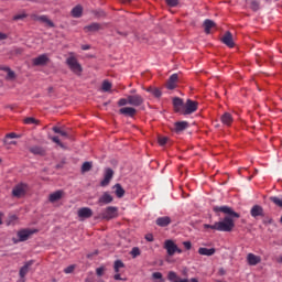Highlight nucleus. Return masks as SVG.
I'll return each instance as SVG.
<instances>
[{
	"mask_svg": "<svg viewBox=\"0 0 282 282\" xmlns=\"http://www.w3.org/2000/svg\"><path fill=\"white\" fill-rule=\"evenodd\" d=\"M214 213H224L225 215H229L223 220L215 223V230H218V232H232V229L235 228V219H232V217L239 219V213H236L228 206H216L214 207Z\"/></svg>",
	"mask_w": 282,
	"mask_h": 282,
	"instance_id": "obj_1",
	"label": "nucleus"
},
{
	"mask_svg": "<svg viewBox=\"0 0 282 282\" xmlns=\"http://www.w3.org/2000/svg\"><path fill=\"white\" fill-rule=\"evenodd\" d=\"M66 65L69 67L73 74H76L77 76H80V74H83V66H80L78 59L72 54L68 58H66Z\"/></svg>",
	"mask_w": 282,
	"mask_h": 282,
	"instance_id": "obj_2",
	"label": "nucleus"
},
{
	"mask_svg": "<svg viewBox=\"0 0 282 282\" xmlns=\"http://www.w3.org/2000/svg\"><path fill=\"white\" fill-rule=\"evenodd\" d=\"M28 184L25 183H19L17 184L12 189V196L17 197L18 199H21L24 195H28Z\"/></svg>",
	"mask_w": 282,
	"mask_h": 282,
	"instance_id": "obj_3",
	"label": "nucleus"
},
{
	"mask_svg": "<svg viewBox=\"0 0 282 282\" xmlns=\"http://www.w3.org/2000/svg\"><path fill=\"white\" fill-rule=\"evenodd\" d=\"M118 217V207L109 206L102 210L100 214L101 219H106V221H110V219H116Z\"/></svg>",
	"mask_w": 282,
	"mask_h": 282,
	"instance_id": "obj_4",
	"label": "nucleus"
},
{
	"mask_svg": "<svg viewBox=\"0 0 282 282\" xmlns=\"http://www.w3.org/2000/svg\"><path fill=\"white\" fill-rule=\"evenodd\" d=\"M197 107H199V102L187 99L183 108V115L191 116V113H195V111L197 110Z\"/></svg>",
	"mask_w": 282,
	"mask_h": 282,
	"instance_id": "obj_5",
	"label": "nucleus"
},
{
	"mask_svg": "<svg viewBox=\"0 0 282 282\" xmlns=\"http://www.w3.org/2000/svg\"><path fill=\"white\" fill-rule=\"evenodd\" d=\"M37 229H22L18 231L19 241H28L32 235H36Z\"/></svg>",
	"mask_w": 282,
	"mask_h": 282,
	"instance_id": "obj_6",
	"label": "nucleus"
},
{
	"mask_svg": "<svg viewBox=\"0 0 282 282\" xmlns=\"http://www.w3.org/2000/svg\"><path fill=\"white\" fill-rule=\"evenodd\" d=\"M176 243L175 241L171 240V239H167L164 241V250H166L169 257H173L175 254V248H176Z\"/></svg>",
	"mask_w": 282,
	"mask_h": 282,
	"instance_id": "obj_7",
	"label": "nucleus"
},
{
	"mask_svg": "<svg viewBox=\"0 0 282 282\" xmlns=\"http://www.w3.org/2000/svg\"><path fill=\"white\" fill-rule=\"evenodd\" d=\"M129 105L132 107H140V105H143L144 98L140 95H129L128 96Z\"/></svg>",
	"mask_w": 282,
	"mask_h": 282,
	"instance_id": "obj_8",
	"label": "nucleus"
},
{
	"mask_svg": "<svg viewBox=\"0 0 282 282\" xmlns=\"http://www.w3.org/2000/svg\"><path fill=\"white\" fill-rule=\"evenodd\" d=\"M32 63L35 67H39L41 65H47V63H50V57L47 56V54H42V55L33 58Z\"/></svg>",
	"mask_w": 282,
	"mask_h": 282,
	"instance_id": "obj_9",
	"label": "nucleus"
},
{
	"mask_svg": "<svg viewBox=\"0 0 282 282\" xmlns=\"http://www.w3.org/2000/svg\"><path fill=\"white\" fill-rule=\"evenodd\" d=\"M77 215L79 219H89V217H93L94 210L89 207H83L78 209Z\"/></svg>",
	"mask_w": 282,
	"mask_h": 282,
	"instance_id": "obj_10",
	"label": "nucleus"
},
{
	"mask_svg": "<svg viewBox=\"0 0 282 282\" xmlns=\"http://www.w3.org/2000/svg\"><path fill=\"white\" fill-rule=\"evenodd\" d=\"M32 265H34V260H30V261L25 262L24 265L22 268H20L19 275L21 279H25V276L28 275V272H30V268H32Z\"/></svg>",
	"mask_w": 282,
	"mask_h": 282,
	"instance_id": "obj_11",
	"label": "nucleus"
},
{
	"mask_svg": "<svg viewBox=\"0 0 282 282\" xmlns=\"http://www.w3.org/2000/svg\"><path fill=\"white\" fill-rule=\"evenodd\" d=\"M113 202V196L109 192H105L98 199V204L100 206H105L107 204H111Z\"/></svg>",
	"mask_w": 282,
	"mask_h": 282,
	"instance_id": "obj_12",
	"label": "nucleus"
},
{
	"mask_svg": "<svg viewBox=\"0 0 282 282\" xmlns=\"http://www.w3.org/2000/svg\"><path fill=\"white\" fill-rule=\"evenodd\" d=\"M173 106L176 113H184V101L180 97L173 99Z\"/></svg>",
	"mask_w": 282,
	"mask_h": 282,
	"instance_id": "obj_13",
	"label": "nucleus"
},
{
	"mask_svg": "<svg viewBox=\"0 0 282 282\" xmlns=\"http://www.w3.org/2000/svg\"><path fill=\"white\" fill-rule=\"evenodd\" d=\"M247 263L248 265H259V263H261V256H257L254 253H248Z\"/></svg>",
	"mask_w": 282,
	"mask_h": 282,
	"instance_id": "obj_14",
	"label": "nucleus"
},
{
	"mask_svg": "<svg viewBox=\"0 0 282 282\" xmlns=\"http://www.w3.org/2000/svg\"><path fill=\"white\" fill-rule=\"evenodd\" d=\"M33 21H40L41 23H45L48 28H54V22L47 18V15H32Z\"/></svg>",
	"mask_w": 282,
	"mask_h": 282,
	"instance_id": "obj_15",
	"label": "nucleus"
},
{
	"mask_svg": "<svg viewBox=\"0 0 282 282\" xmlns=\"http://www.w3.org/2000/svg\"><path fill=\"white\" fill-rule=\"evenodd\" d=\"M221 41L227 47H235V41L232 40V33L227 32L225 35L221 37Z\"/></svg>",
	"mask_w": 282,
	"mask_h": 282,
	"instance_id": "obj_16",
	"label": "nucleus"
},
{
	"mask_svg": "<svg viewBox=\"0 0 282 282\" xmlns=\"http://www.w3.org/2000/svg\"><path fill=\"white\" fill-rule=\"evenodd\" d=\"M65 195V192L63 191H56L52 194H50L48 196V202H51V204H54L55 202H58L59 199H63V196Z\"/></svg>",
	"mask_w": 282,
	"mask_h": 282,
	"instance_id": "obj_17",
	"label": "nucleus"
},
{
	"mask_svg": "<svg viewBox=\"0 0 282 282\" xmlns=\"http://www.w3.org/2000/svg\"><path fill=\"white\" fill-rule=\"evenodd\" d=\"M177 80H178L177 74L171 75V77L169 78V80L166 83V88L167 89H175V87H177Z\"/></svg>",
	"mask_w": 282,
	"mask_h": 282,
	"instance_id": "obj_18",
	"label": "nucleus"
},
{
	"mask_svg": "<svg viewBox=\"0 0 282 282\" xmlns=\"http://www.w3.org/2000/svg\"><path fill=\"white\" fill-rule=\"evenodd\" d=\"M216 249L215 248H206V247H200L198 249V254H200L202 257H213V254H215Z\"/></svg>",
	"mask_w": 282,
	"mask_h": 282,
	"instance_id": "obj_19",
	"label": "nucleus"
},
{
	"mask_svg": "<svg viewBox=\"0 0 282 282\" xmlns=\"http://www.w3.org/2000/svg\"><path fill=\"white\" fill-rule=\"evenodd\" d=\"M170 224H171V217L169 216L159 217L156 219V226H160L161 228H166V226H170Z\"/></svg>",
	"mask_w": 282,
	"mask_h": 282,
	"instance_id": "obj_20",
	"label": "nucleus"
},
{
	"mask_svg": "<svg viewBox=\"0 0 282 282\" xmlns=\"http://www.w3.org/2000/svg\"><path fill=\"white\" fill-rule=\"evenodd\" d=\"M119 113H121L122 116H129L130 118H133V116H135V108L123 107L119 110Z\"/></svg>",
	"mask_w": 282,
	"mask_h": 282,
	"instance_id": "obj_21",
	"label": "nucleus"
},
{
	"mask_svg": "<svg viewBox=\"0 0 282 282\" xmlns=\"http://www.w3.org/2000/svg\"><path fill=\"white\" fill-rule=\"evenodd\" d=\"M167 279L171 282H188V279H181L180 276H177V273H175L174 271H170L167 273Z\"/></svg>",
	"mask_w": 282,
	"mask_h": 282,
	"instance_id": "obj_22",
	"label": "nucleus"
},
{
	"mask_svg": "<svg viewBox=\"0 0 282 282\" xmlns=\"http://www.w3.org/2000/svg\"><path fill=\"white\" fill-rule=\"evenodd\" d=\"M251 217H263V207L254 205L251 208Z\"/></svg>",
	"mask_w": 282,
	"mask_h": 282,
	"instance_id": "obj_23",
	"label": "nucleus"
},
{
	"mask_svg": "<svg viewBox=\"0 0 282 282\" xmlns=\"http://www.w3.org/2000/svg\"><path fill=\"white\" fill-rule=\"evenodd\" d=\"M232 115H230V112H225L221 116V122L223 124H226L227 127H230V124H232Z\"/></svg>",
	"mask_w": 282,
	"mask_h": 282,
	"instance_id": "obj_24",
	"label": "nucleus"
},
{
	"mask_svg": "<svg viewBox=\"0 0 282 282\" xmlns=\"http://www.w3.org/2000/svg\"><path fill=\"white\" fill-rule=\"evenodd\" d=\"M149 94H152L154 98H161L162 97V90L160 88H155L153 86H150L145 89Z\"/></svg>",
	"mask_w": 282,
	"mask_h": 282,
	"instance_id": "obj_25",
	"label": "nucleus"
},
{
	"mask_svg": "<svg viewBox=\"0 0 282 282\" xmlns=\"http://www.w3.org/2000/svg\"><path fill=\"white\" fill-rule=\"evenodd\" d=\"M203 28L205 30V32L207 34L210 33V30H213V28H215V22L213 20H205L204 23H203Z\"/></svg>",
	"mask_w": 282,
	"mask_h": 282,
	"instance_id": "obj_26",
	"label": "nucleus"
},
{
	"mask_svg": "<svg viewBox=\"0 0 282 282\" xmlns=\"http://www.w3.org/2000/svg\"><path fill=\"white\" fill-rule=\"evenodd\" d=\"M102 26L98 23H93L84 28L85 32H98Z\"/></svg>",
	"mask_w": 282,
	"mask_h": 282,
	"instance_id": "obj_27",
	"label": "nucleus"
},
{
	"mask_svg": "<svg viewBox=\"0 0 282 282\" xmlns=\"http://www.w3.org/2000/svg\"><path fill=\"white\" fill-rule=\"evenodd\" d=\"M188 128V122L186 121H178L174 123V129L176 132L184 131V129Z\"/></svg>",
	"mask_w": 282,
	"mask_h": 282,
	"instance_id": "obj_28",
	"label": "nucleus"
},
{
	"mask_svg": "<svg viewBox=\"0 0 282 282\" xmlns=\"http://www.w3.org/2000/svg\"><path fill=\"white\" fill-rule=\"evenodd\" d=\"M72 17H74L75 19H80V17H83V7L76 6L75 8H73Z\"/></svg>",
	"mask_w": 282,
	"mask_h": 282,
	"instance_id": "obj_29",
	"label": "nucleus"
},
{
	"mask_svg": "<svg viewBox=\"0 0 282 282\" xmlns=\"http://www.w3.org/2000/svg\"><path fill=\"white\" fill-rule=\"evenodd\" d=\"M31 153H33L34 155H45V150L41 147H33L30 149Z\"/></svg>",
	"mask_w": 282,
	"mask_h": 282,
	"instance_id": "obj_30",
	"label": "nucleus"
},
{
	"mask_svg": "<svg viewBox=\"0 0 282 282\" xmlns=\"http://www.w3.org/2000/svg\"><path fill=\"white\" fill-rule=\"evenodd\" d=\"M115 188H116L115 193L117 197L119 198L124 197V188H122V185L116 184Z\"/></svg>",
	"mask_w": 282,
	"mask_h": 282,
	"instance_id": "obj_31",
	"label": "nucleus"
},
{
	"mask_svg": "<svg viewBox=\"0 0 282 282\" xmlns=\"http://www.w3.org/2000/svg\"><path fill=\"white\" fill-rule=\"evenodd\" d=\"M120 268H124V262L122 260L115 261L113 270L116 273L120 272Z\"/></svg>",
	"mask_w": 282,
	"mask_h": 282,
	"instance_id": "obj_32",
	"label": "nucleus"
},
{
	"mask_svg": "<svg viewBox=\"0 0 282 282\" xmlns=\"http://www.w3.org/2000/svg\"><path fill=\"white\" fill-rule=\"evenodd\" d=\"M4 72H8V76L7 78L9 80H14V78H17V75L14 74V72L12 69H10V67H3L2 68Z\"/></svg>",
	"mask_w": 282,
	"mask_h": 282,
	"instance_id": "obj_33",
	"label": "nucleus"
},
{
	"mask_svg": "<svg viewBox=\"0 0 282 282\" xmlns=\"http://www.w3.org/2000/svg\"><path fill=\"white\" fill-rule=\"evenodd\" d=\"M91 162H85L83 165H82V173H87L89 171H91Z\"/></svg>",
	"mask_w": 282,
	"mask_h": 282,
	"instance_id": "obj_34",
	"label": "nucleus"
},
{
	"mask_svg": "<svg viewBox=\"0 0 282 282\" xmlns=\"http://www.w3.org/2000/svg\"><path fill=\"white\" fill-rule=\"evenodd\" d=\"M53 131H54V133H58L63 138H67V133L59 127H53Z\"/></svg>",
	"mask_w": 282,
	"mask_h": 282,
	"instance_id": "obj_35",
	"label": "nucleus"
},
{
	"mask_svg": "<svg viewBox=\"0 0 282 282\" xmlns=\"http://www.w3.org/2000/svg\"><path fill=\"white\" fill-rule=\"evenodd\" d=\"M104 177L111 181L113 178V170L106 169Z\"/></svg>",
	"mask_w": 282,
	"mask_h": 282,
	"instance_id": "obj_36",
	"label": "nucleus"
},
{
	"mask_svg": "<svg viewBox=\"0 0 282 282\" xmlns=\"http://www.w3.org/2000/svg\"><path fill=\"white\" fill-rule=\"evenodd\" d=\"M270 199H271V202H272L273 204H275V206H279L280 208H282V199H281V198H279V197H276V196H273V197H271Z\"/></svg>",
	"mask_w": 282,
	"mask_h": 282,
	"instance_id": "obj_37",
	"label": "nucleus"
},
{
	"mask_svg": "<svg viewBox=\"0 0 282 282\" xmlns=\"http://www.w3.org/2000/svg\"><path fill=\"white\" fill-rule=\"evenodd\" d=\"M102 91H110L111 90V83L105 80L101 85Z\"/></svg>",
	"mask_w": 282,
	"mask_h": 282,
	"instance_id": "obj_38",
	"label": "nucleus"
},
{
	"mask_svg": "<svg viewBox=\"0 0 282 282\" xmlns=\"http://www.w3.org/2000/svg\"><path fill=\"white\" fill-rule=\"evenodd\" d=\"M130 254H131L132 259H135V257H140V248L133 247Z\"/></svg>",
	"mask_w": 282,
	"mask_h": 282,
	"instance_id": "obj_39",
	"label": "nucleus"
},
{
	"mask_svg": "<svg viewBox=\"0 0 282 282\" xmlns=\"http://www.w3.org/2000/svg\"><path fill=\"white\" fill-rule=\"evenodd\" d=\"M127 105H129V97L119 99L118 101L119 107H124Z\"/></svg>",
	"mask_w": 282,
	"mask_h": 282,
	"instance_id": "obj_40",
	"label": "nucleus"
},
{
	"mask_svg": "<svg viewBox=\"0 0 282 282\" xmlns=\"http://www.w3.org/2000/svg\"><path fill=\"white\" fill-rule=\"evenodd\" d=\"M17 219H19V218L17 217V215L10 216V217H9V220H8V223H7V226H13V224L17 221Z\"/></svg>",
	"mask_w": 282,
	"mask_h": 282,
	"instance_id": "obj_41",
	"label": "nucleus"
},
{
	"mask_svg": "<svg viewBox=\"0 0 282 282\" xmlns=\"http://www.w3.org/2000/svg\"><path fill=\"white\" fill-rule=\"evenodd\" d=\"M152 278H153L154 280H159L160 282H164V279L162 278V273H160V272H154V273L152 274Z\"/></svg>",
	"mask_w": 282,
	"mask_h": 282,
	"instance_id": "obj_42",
	"label": "nucleus"
},
{
	"mask_svg": "<svg viewBox=\"0 0 282 282\" xmlns=\"http://www.w3.org/2000/svg\"><path fill=\"white\" fill-rule=\"evenodd\" d=\"M76 270V267L74 264L68 265L66 269H64L65 274H72Z\"/></svg>",
	"mask_w": 282,
	"mask_h": 282,
	"instance_id": "obj_43",
	"label": "nucleus"
},
{
	"mask_svg": "<svg viewBox=\"0 0 282 282\" xmlns=\"http://www.w3.org/2000/svg\"><path fill=\"white\" fill-rule=\"evenodd\" d=\"M24 124H36V119L29 117L24 119Z\"/></svg>",
	"mask_w": 282,
	"mask_h": 282,
	"instance_id": "obj_44",
	"label": "nucleus"
},
{
	"mask_svg": "<svg viewBox=\"0 0 282 282\" xmlns=\"http://www.w3.org/2000/svg\"><path fill=\"white\" fill-rule=\"evenodd\" d=\"M165 2H166L167 6H170L171 8H175V6H177V3H180L178 0H165Z\"/></svg>",
	"mask_w": 282,
	"mask_h": 282,
	"instance_id": "obj_45",
	"label": "nucleus"
},
{
	"mask_svg": "<svg viewBox=\"0 0 282 282\" xmlns=\"http://www.w3.org/2000/svg\"><path fill=\"white\" fill-rule=\"evenodd\" d=\"M28 14L25 13H20L13 17V21H21V19H25Z\"/></svg>",
	"mask_w": 282,
	"mask_h": 282,
	"instance_id": "obj_46",
	"label": "nucleus"
},
{
	"mask_svg": "<svg viewBox=\"0 0 282 282\" xmlns=\"http://www.w3.org/2000/svg\"><path fill=\"white\" fill-rule=\"evenodd\" d=\"M250 8H251V10H253L254 12H257V10H259V2H257V1H251Z\"/></svg>",
	"mask_w": 282,
	"mask_h": 282,
	"instance_id": "obj_47",
	"label": "nucleus"
},
{
	"mask_svg": "<svg viewBox=\"0 0 282 282\" xmlns=\"http://www.w3.org/2000/svg\"><path fill=\"white\" fill-rule=\"evenodd\" d=\"M166 142H169V138H166V137H160L159 138V144L161 147H164V144H166Z\"/></svg>",
	"mask_w": 282,
	"mask_h": 282,
	"instance_id": "obj_48",
	"label": "nucleus"
},
{
	"mask_svg": "<svg viewBox=\"0 0 282 282\" xmlns=\"http://www.w3.org/2000/svg\"><path fill=\"white\" fill-rule=\"evenodd\" d=\"M97 276H102L105 274V267H100L96 269Z\"/></svg>",
	"mask_w": 282,
	"mask_h": 282,
	"instance_id": "obj_49",
	"label": "nucleus"
},
{
	"mask_svg": "<svg viewBox=\"0 0 282 282\" xmlns=\"http://www.w3.org/2000/svg\"><path fill=\"white\" fill-rule=\"evenodd\" d=\"M183 246L185 250H191V248H193V243L191 241H184Z\"/></svg>",
	"mask_w": 282,
	"mask_h": 282,
	"instance_id": "obj_50",
	"label": "nucleus"
},
{
	"mask_svg": "<svg viewBox=\"0 0 282 282\" xmlns=\"http://www.w3.org/2000/svg\"><path fill=\"white\" fill-rule=\"evenodd\" d=\"M109 182L111 181L104 176V180L100 182V186H109Z\"/></svg>",
	"mask_w": 282,
	"mask_h": 282,
	"instance_id": "obj_51",
	"label": "nucleus"
},
{
	"mask_svg": "<svg viewBox=\"0 0 282 282\" xmlns=\"http://www.w3.org/2000/svg\"><path fill=\"white\" fill-rule=\"evenodd\" d=\"M51 140L55 142V144H58V147H63V143L61 142V139H58V137H53L51 138Z\"/></svg>",
	"mask_w": 282,
	"mask_h": 282,
	"instance_id": "obj_52",
	"label": "nucleus"
},
{
	"mask_svg": "<svg viewBox=\"0 0 282 282\" xmlns=\"http://www.w3.org/2000/svg\"><path fill=\"white\" fill-rule=\"evenodd\" d=\"M115 281H124V279H122V276L120 275V273H116L113 276Z\"/></svg>",
	"mask_w": 282,
	"mask_h": 282,
	"instance_id": "obj_53",
	"label": "nucleus"
},
{
	"mask_svg": "<svg viewBox=\"0 0 282 282\" xmlns=\"http://www.w3.org/2000/svg\"><path fill=\"white\" fill-rule=\"evenodd\" d=\"M153 236H152V234H148V235H145V240L147 241H153Z\"/></svg>",
	"mask_w": 282,
	"mask_h": 282,
	"instance_id": "obj_54",
	"label": "nucleus"
},
{
	"mask_svg": "<svg viewBox=\"0 0 282 282\" xmlns=\"http://www.w3.org/2000/svg\"><path fill=\"white\" fill-rule=\"evenodd\" d=\"M204 228H206V229L210 228V230H215V224L214 225L205 224Z\"/></svg>",
	"mask_w": 282,
	"mask_h": 282,
	"instance_id": "obj_55",
	"label": "nucleus"
},
{
	"mask_svg": "<svg viewBox=\"0 0 282 282\" xmlns=\"http://www.w3.org/2000/svg\"><path fill=\"white\" fill-rule=\"evenodd\" d=\"M8 39V34L0 32V41H6Z\"/></svg>",
	"mask_w": 282,
	"mask_h": 282,
	"instance_id": "obj_56",
	"label": "nucleus"
},
{
	"mask_svg": "<svg viewBox=\"0 0 282 282\" xmlns=\"http://www.w3.org/2000/svg\"><path fill=\"white\" fill-rule=\"evenodd\" d=\"M7 138H10L12 140V139L17 138V133L11 132V133L7 134Z\"/></svg>",
	"mask_w": 282,
	"mask_h": 282,
	"instance_id": "obj_57",
	"label": "nucleus"
},
{
	"mask_svg": "<svg viewBox=\"0 0 282 282\" xmlns=\"http://www.w3.org/2000/svg\"><path fill=\"white\" fill-rule=\"evenodd\" d=\"M175 252H177V254H182V252H183L182 249L177 247V245H176V247L174 249V253Z\"/></svg>",
	"mask_w": 282,
	"mask_h": 282,
	"instance_id": "obj_58",
	"label": "nucleus"
},
{
	"mask_svg": "<svg viewBox=\"0 0 282 282\" xmlns=\"http://www.w3.org/2000/svg\"><path fill=\"white\" fill-rule=\"evenodd\" d=\"M3 224V213L0 212V226Z\"/></svg>",
	"mask_w": 282,
	"mask_h": 282,
	"instance_id": "obj_59",
	"label": "nucleus"
},
{
	"mask_svg": "<svg viewBox=\"0 0 282 282\" xmlns=\"http://www.w3.org/2000/svg\"><path fill=\"white\" fill-rule=\"evenodd\" d=\"M189 282H199V281H197V279H195V278H192V279L189 280Z\"/></svg>",
	"mask_w": 282,
	"mask_h": 282,
	"instance_id": "obj_60",
	"label": "nucleus"
},
{
	"mask_svg": "<svg viewBox=\"0 0 282 282\" xmlns=\"http://www.w3.org/2000/svg\"><path fill=\"white\" fill-rule=\"evenodd\" d=\"M279 263H282V256L278 259Z\"/></svg>",
	"mask_w": 282,
	"mask_h": 282,
	"instance_id": "obj_61",
	"label": "nucleus"
},
{
	"mask_svg": "<svg viewBox=\"0 0 282 282\" xmlns=\"http://www.w3.org/2000/svg\"><path fill=\"white\" fill-rule=\"evenodd\" d=\"M89 48V46H83V50H88Z\"/></svg>",
	"mask_w": 282,
	"mask_h": 282,
	"instance_id": "obj_62",
	"label": "nucleus"
},
{
	"mask_svg": "<svg viewBox=\"0 0 282 282\" xmlns=\"http://www.w3.org/2000/svg\"><path fill=\"white\" fill-rule=\"evenodd\" d=\"M130 94H135V90H131Z\"/></svg>",
	"mask_w": 282,
	"mask_h": 282,
	"instance_id": "obj_63",
	"label": "nucleus"
},
{
	"mask_svg": "<svg viewBox=\"0 0 282 282\" xmlns=\"http://www.w3.org/2000/svg\"><path fill=\"white\" fill-rule=\"evenodd\" d=\"M11 144H17V142H11Z\"/></svg>",
	"mask_w": 282,
	"mask_h": 282,
	"instance_id": "obj_64",
	"label": "nucleus"
}]
</instances>
